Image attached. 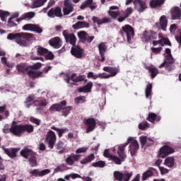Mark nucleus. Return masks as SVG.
<instances>
[{"instance_id": "obj_1", "label": "nucleus", "mask_w": 181, "mask_h": 181, "mask_svg": "<svg viewBox=\"0 0 181 181\" xmlns=\"http://www.w3.org/2000/svg\"><path fill=\"white\" fill-rule=\"evenodd\" d=\"M32 37L33 34L29 33H10L7 35L8 40H15L16 43L22 47H28V40H30Z\"/></svg>"}, {"instance_id": "obj_2", "label": "nucleus", "mask_w": 181, "mask_h": 181, "mask_svg": "<svg viewBox=\"0 0 181 181\" xmlns=\"http://www.w3.org/2000/svg\"><path fill=\"white\" fill-rule=\"evenodd\" d=\"M16 69L19 73H23V74H28L30 78H37V77H40L42 72L33 71L30 66H28L26 64H21L20 65L16 66Z\"/></svg>"}, {"instance_id": "obj_3", "label": "nucleus", "mask_w": 181, "mask_h": 181, "mask_svg": "<svg viewBox=\"0 0 181 181\" xmlns=\"http://www.w3.org/2000/svg\"><path fill=\"white\" fill-rule=\"evenodd\" d=\"M21 155H22L23 158H25V159L28 160L29 163L32 168L37 166L36 155L35 154V152H33L31 149L25 148L21 151Z\"/></svg>"}, {"instance_id": "obj_4", "label": "nucleus", "mask_w": 181, "mask_h": 181, "mask_svg": "<svg viewBox=\"0 0 181 181\" xmlns=\"http://www.w3.org/2000/svg\"><path fill=\"white\" fill-rule=\"evenodd\" d=\"M117 155H119V157L113 156L110 159L113 160L116 165H121L122 162H124V160L127 159V153H125V145L118 146Z\"/></svg>"}, {"instance_id": "obj_5", "label": "nucleus", "mask_w": 181, "mask_h": 181, "mask_svg": "<svg viewBox=\"0 0 181 181\" xmlns=\"http://www.w3.org/2000/svg\"><path fill=\"white\" fill-rule=\"evenodd\" d=\"M165 56L166 60L159 66V68L162 69V67H165V65L166 64L165 69L168 71H170L171 70H173L174 68L172 65L168 64V63H169L170 64H172V63H174V62H175V60L173 59V57H172V54L170 52V49L167 48L165 49Z\"/></svg>"}, {"instance_id": "obj_6", "label": "nucleus", "mask_w": 181, "mask_h": 181, "mask_svg": "<svg viewBox=\"0 0 181 181\" xmlns=\"http://www.w3.org/2000/svg\"><path fill=\"white\" fill-rule=\"evenodd\" d=\"M132 175H134L132 171H124V173L115 171L113 173L115 179L119 181H129Z\"/></svg>"}, {"instance_id": "obj_7", "label": "nucleus", "mask_w": 181, "mask_h": 181, "mask_svg": "<svg viewBox=\"0 0 181 181\" xmlns=\"http://www.w3.org/2000/svg\"><path fill=\"white\" fill-rule=\"evenodd\" d=\"M131 145L129 146V151L132 155V156H134V154L136 153L138 151V149H139V144H138V141L135 140V139L132 137H129L127 139V141L124 144H120L119 146H127L128 144L131 143Z\"/></svg>"}, {"instance_id": "obj_8", "label": "nucleus", "mask_w": 181, "mask_h": 181, "mask_svg": "<svg viewBox=\"0 0 181 181\" xmlns=\"http://www.w3.org/2000/svg\"><path fill=\"white\" fill-rule=\"evenodd\" d=\"M84 80H86V76L80 75L77 76L76 74H72L65 79V81L69 86H76V83H80L81 81H84Z\"/></svg>"}, {"instance_id": "obj_9", "label": "nucleus", "mask_w": 181, "mask_h": 181, "mask_svg": "<svg viewBox=\"0 0 181 181\" xmlns=\"http://www.w3.org/2000/svg\"><path fill=\"white\" fill-rule=\"evenodd\" d=\"M56 134L53 131L49 130L47 133L45 142L48 144L50 149H53V148L54 147V144H56Z\"/></svg>"}, {"instance_id": "obj_10", "label": "nucleus", "mask_w": 181, "mask_h": 181, "mask_svg": "<svg viewBox=\"0 0 181 181\" xmlns=\"http://www.w3.org/2000/svg\"><path fill=\"white\" fill-rule=\"evenodd\" d=\"M83 124L87 127L86 134L93 132V130L95 129V119L94 118L83 119Z\"/></svg>"}, {"instance_id": "obj_11", "label": "nucleus", "mask_w": 181, "mask_h": 181, "mask_svg": "<svg viewBox=\"0 0 181 181\" xmlns=\"http://www.w3.org/2000/svg\"><path fill=\"white\" fill-rule=\"evenodd\" d=\"M175 149L172 147H169L168 146H164L160 148L158 152L159 158H166L168 155H170V153H174Z\"/></svg>"}, {"instance_id": "obj_12", "label": "nucleus", "mask_w": 181, "mask_h": 181, "mask_svg": "<svg viewBox=\"0 0 181 181\" xmlns=\"http://www.w3.org/2000/svg\"><path fill=\"white\" fill-rule=\"evenodd\" d=\"M119 7L117 6H112L107 11V15H109L112 19H117L121 15V12H119Z\"/></svg>"}, {"instance_id": "obj_13", "label": "nucleus", "mask_w": 181, "mask_h": 181, "mask_svg": "<svg viewBox=\"0 0 181 181\" xmlns=\"http://www.w3.org/2000/svg\"><path fill=\"white\" fill-rule=\"evenodd\" d=\"M23 30L30 31V32H36V33H42L43 30L36 24H25L23 26Z\"/></svg>"}, {"instance_id": "obj_14", "label": "nucleus", "mask_w": 181, "mask_h": 181, "mask_svg": "<svg viewBox=\"0 0 181 181\" xmlns=\"http://www.w3.org/2000/svg\"><path fill=\"white\" fill-rule=\"evenodd\" d=\"M122 30L126 34L128 43H131V39H132V37H134V35H135L134 33V28H132L129 25H126L122 27Z\"/></svg>"}, {"instance_id": "obj_15", "label": "nucleus", "mask_w": 181, "mask_h": 181, "mask_svg": "<svg viewBox=\"0 0 181 181\" xmlns=\"http://www.w3.org/2000/svg\"><path fill=\"white\" fill-rule=\"evenodd\" d=\"M134 5L138 12H144L147 8L146 3L144 0H134Z\"/></svg>"}, {"instance_id": "obj_16", "label": "nucleus", "mask_w": 181, "mask_h": 181, "mask_svg": "<svg viewBox=\"0 0 181 181\" xmlns=\"http://www.w3.org/2000/svg\"><path fill=\"white\" fill-rule=\"evenodd\" d=\"M11 132L13 135L21 136L23 134L22 125H18L16 122H13L11 127Z\"/></svg>"}, {"instance_id": "obj_17", "label": "nucleus", "mask_w": 181, "mask_h": 181, "mask_svg": "<svg viewBox=\"0 0 181 181\" xmlns=\"http://www.w3.org/2000/svg\"><path fill=\"white\" fill-rule=\"evenodd\" d=\"M63 36L64 37L66 42L74 46L76 45V36L74 34L69 33L67 30L63 31Z\"/></svg>"}, {"instance_id": "obj_18", "label": "nucleus", "mask_w": 181, "mask_h": 181, "mask_svg": "<svg viewBox=\"0 0 181 181\" xmlns=\"http://www.w3.org/2000/svg\"><path fill=\"white\" fill-rule=\"evenodd\" d=\"M72 56L77 59H81L84 57V50L79 47H73L71 50Z\"/></svg>"}, {"instance_id": "obj_19", "label": "nucleus", "mask_w": 181, "mask_h": 181, "mask_svg": "<svg viewBox=\"0 0 181 181\" xmlns=\"http://www.w3.org/2000/svg\"><path fill=\"white\" fill-rule=\"evenodd\" d=\"M80 160V156L77 154H71L66 159L65 162L69 166H73L76 162H78Z\"/></svg>"}, {"instance_id": "obj_20", "label": "nucleus", "mask_w": 181, "mask_h": 181, "mask_svg": "<svg viewBox=\"0 0 181 181\" xmlns=\"http://www.w3.org/2000/svg\"><path fill=\"white\" fill-rule=\"evenodd\" d=\"M47 16H49V18H55V16L61 18V16H63L62 8L59 7L51 8L47 13Z\"/></svg>"}, {"instance_id": "obj_21", "label": "nucleus", "mask_w": 181, "mask_h": 181, "mask_svg": "<svg viewBox=\"0 0 181 181\" xmlns=\"http://www.w3.org/2000/svg\"><path fill=\"white\" fill-rule=\"evenodd\" d=\"M50 170L49 169H45L42 170H39L37 169L33 170L30 171V175H32L33 176H37L39 177H42L43 176H46V175H49L50 173Z\"/></svg>"}, {"instance_id": "obj_22", "label": "nucleus", "mask_w": 181, "mask_h": 181, "mask_svg": "<svg viewBox=\"0 0 181 181\" xmlns=\"http://www.w3.org/2000/svg\"><path fill=\"white\" fill-rule=\"evenodd\" d=\"M73 4L69 0H65L64 2L63 12L64 15H70L73 12Z\"/></svg>"}, {"instance_id": "obj_23", "label": "nucleus", "mask_w": 181, "mask_h": 181, "mask_svg": "<svg viewBox=\"0 0 181 181\" xmlns=\"http://www.w3.org/2000/svg\"><path fill=\"white\" fill-rule=\"evenodd\" d=\"M139 141L142 148H144L145 146H149L151 145H153V139L146 136H141L139 137Z\"/></svg>"}, {"instance_id": "obj_24", "label": "nucleus", "mask_w": 181, "mask_h": 181, "mask_svg": "<svg viewBox=\"0 0 181 181\" xmlns=\"http://www.w3.org/2000/svg\"><path fill=\"white\" fill-rule=\"evenodd\" d=\"M66 101L64 100L62 101L60 104H54L49 107V111L51 112H54V111H62V110L66 108Z\"/></svg>"}, {"instance_id": "obj_25", "label": "nucleus", "mask_w": 181, "mask_h": 181, "mask_svg": "<svg viewBox=\"0 0 181 181\" xmlns=\"http://www.w3.org/2000/svg\"><path fill=\"white\" fill-rule=\"evenodd\" d=\"M143 39L146 42H149L151 40H153V39H156L157 35L156 33L153 31H144L142 36Z\"/></svg>"}, {"instance_id": "obj_26", "label": "nucleus", "mask_w": 181, "mask_h": 181, "mask_svg": "<svg viewBox=\"0 0 181 181\" xmlns=\"http://www.w3.org/2000/svg\"><path fill=\"white\" fill-rule=\"evenodd\" d=\"M49 44L54 49H60L62 47V40L59 37H55L49 40Z\"/></svg>"}, {"instance_id": "obj_27", "label": "nucleus", "mask_w": 181, "mask_h": 181, "mask_svg": "<svg viewBox=\"0 0 181 181\" xmlns=\"http://www.w3.org/2000/svg\"><path fill=\"white\" fill-rule=\"evenodd\" d=\"M98 49L101 57V59H100L99 60L100 62H105V57L104 56V54H105V52L107 50V46L104 42H102L98 45Z\"/></svg>"}, {"instance_id": "obj_28", "label": "nucleus", "mask_w": 181, "mask_h": 181, "mask_svg": "<svg viewBox=\"0 0 181 181\" xmlns=\"http://www.w3.org/2000/svg\"><path fill=\"white\" fill-rule=\"evenodd\" d=\"M171 16L173 20H179L181 17V11L179 7H174L171 9Z\"/></svg>"}, {"instance_id": "obj_29", "label": "nucleus", "mask_w": 181, "mask_h": 181, "mask_svg": "<svg viewBox=\"0 0 181 181\" xmlns=\"http://www.w3.org/2000/svg\"><path fill=\"white\" fill-rule=\"evenodd\" d=\"M33 18H35V12L30 11L24 13L21 17L18 18L16 21L17 22H21V21H30V19H33Z\"/></svg>"}, {"instance_id": "obj_30", "label": "nucleus", "mask_w": 181, "mask_h": 181, "mask_svg": "<svg viewBox=\"0 0 181 181\" xmlns=\"http://www.w3.org/2000/svg\"><path fill=\"white\" fill-rule=\"evenodd\" d=\"M92 21H93L94 23H97V25H103L104 23H110L111 18L107 17L103 19H100L95 16H93L92 18Z\"/></svg>"}, {"instance_id": "obj_31", "label": "nucleus", "mask_w": 181, "mask_h": 181, "mask_svg": "<svg viewBox=\"0 0 181 181\" xmlns=\"http://www.w3.org/2000/svg\"><path fill=\"white\" fill-rule=\"evenodd\" d=\"M103 71H106L107 73H110L109 74L110 77H115V76H117V73H118V69L114 68L111 66H105L103 68Z\"/></svg>"}, {"instance_id": "obj_32", "label": "nucleus", "mask_w": 181, "mask_h": 181, "mask_svg": "<svg viewBox=\"0 0 181 181\" xmlns=\"http://www.w3.org/2000/svg\"><path fill=\"white\" fill-rule=\"evenodd\" d=\"M153 45L154 46H158V45H159L160 46H162V47L165 46V45H167L168 46H170V41H169V40L163 37L158 41H153Z\"/></svg>"}, {"instance_id": "obj_33", "label": "nucleus", "mask_w": 181, "mask_h": 181, "mask_svg": "<svg viewBox=\"0 0 181 181\" xmlns=\"http://www.w3.org/2000/svg\"><path fill=\"white\" fill-rule=\"evenodd\" d=\"M93 88V82H88L85 86L78 88V93H90Z\"/></svg>"}, {"instance_id": "obj_34", "label": "nucleus", "mask_w": 181, "mask_h": 181, "mask_svg": "<svg viewBox=\"0 0 181 181\" xmlns=\"http://www.w3.org/2000/svg\"><path fill=\"white\" fill-rule=\"evenodd\" d=\"M164 165L167 168H173L175 166V157H167L164 160Z\"/></svg>"}, {"instance_id": "obj_35", "label": "nucleus", "mask_w": 181, "mask_h": 181, "mask_svg": "<svg viewBox=\"0 0 181 181\" xmlns=\"http://www.w3.org/2000/svg\"><path fill=\"white\" fill-rule=\"evenodd\" d=\"M131 13H132V8L129 7L127 8L126 13L124 14V16H120L117 18L118 22H119V23L124 22V21H125V19H127V18H128V16H129V15H131Z\"/></svg>"}, {"instance_id": "obj_36", "label": "nucleus", "mask_w": 181, "mask_h": 181, "mask_svg": "<svg viewBox=\"0 0 181 181\" xmlns=\"http://www.w3.org/2000/svg\"><path fill=\"white\" fill-rule=\"evenodd\" d=\"M89 25L88 23L83 22V21H78L76 24L72 25V28L74 29H83L84 28H89Z\"/></svg>"}, {"instance_id": "obj_37", "label": "nucleus", "mask_w": 181, "mask_h": 181, "mask_svg": "<svg viewBox=\"0 0 181 181\" xmlns=\"http://www.w3.org/2000/svg\"><path fill=\"white\" fill-rule=\"evenodd\" d=\"M5 153L9 156V158H11L13 159V158H16V152H18V149L16 148H11V149H8L5 148L4 149Z\"/></svg>"}, {"instance_id": "obj_38", "label": "nucleus", "mask_w": 181, "mask_h": 181, "mask_svg": "<svg viewBox=\"0 0 181 181\" xmlns=\"http://www.w3.org/2000/svg\"><path fill=\"white\" fill-rule=\"evenodd\" d=\"M160 25L162 30H166V28L168 27V18H166V16H162L160 18Z\"/></svg>"}, {"instance_id": "obj_39", "label": "nucleus", "mask_w": 181, "mask_h": 181, "mask_svg": "<svg viewBox=\"0 0 181 181\" xmlns=\"http://www.w3.org/2000/svg\"><path fill=\"white\" fill-rule=\"evenodd\" d=\"M1 63L3 64V66H6V67H9L11 69L15 66V64L8 62V58L5 56L1 57Z\"/></svg>"}, {"instance_id": "obj_40", "label": "nucleus", "mask_w": 181, "mask_h": 181, "mask_svg": "<svg viewBox=\"0 0 181 181\" xmlns=\"http://www.w3.org/2000/svg\"><path fill=\"white\" fill-rule=\"evenodd\" d=\"M95 156L94 154L91 153L89 156H88L86 158H83L81 161L80 163L81 165H86V163H90V162H92V160H94V158Z\"/></svg>"}, {"instance_id": "obj_41", "label": "nucleus", "mask_w": 181, "mask_h": 181, "mask_svg": "<svg viewBox=\"0 0 181 181\" xmlns=\"http://www.w3.org/2000/svg\"><path fill=\"white\" fill-rule=\"evenodd\" d=\"M47 1V0H35L34 2H33L31 7L33 8H40V6H43Z\"/></svg>"}, {"instance_id": "obj_42", "label": "nucleus", "mask_w": 181, "mask_h": 181, "mask_svg": "<svg viewBox=\"0 0 181 181\" xmlns=\"http://www.w3.org/2000/svg\"><path fill=\"white\" fill-rule=\"evenodd\" d=\"M163 4H165V0H151L150 1V6L156 8V6H161Z\"/></svg>"}, {"instance_id": "obj_43", "label": "nucleus", "mask_w": 181, "mask_h": 181, "mask_svg": "<svg viewBox=\"0 0 181 181\" xmlns=\"http://www.w3.org/2000/svg\"><path fill=\"white\" fill-rule=\"evenodd\" d=\"M22 129L23 134H24V132H28V134H30V132H33L34 128L33 126L30 124H24L22 125Z\"/></svg>"}, {"instance_id": "obj_44", "label": "nucleus", "mask_w": 181, "mask_h": 181, "mask_svg": "<svg viewBox=\"0 0 181 181\" xmlns=\"http://www.w3.org/2000/svg\"><path fill=\"white\" fill-rule=\"evenodd\" d=\"M146 98H149L152 95V84L148 83L145 90Z\"/></svg>"}, {"instance_id": "obj_45", "label": "nucleus", "mask_w": 181, "mask_h": 181, "mask_svg": "<svg viewBox=\"0 0 181 181\" xmlns=\"http://www.w3.org/2000/svg\"><path fill=\"white\" fill-rule=\"evenodd\" d=\"M147 70L151 74V78H155L158 74L159 73V70L157 68H152L151 66L147 67Z\"/></svg>"}, {"instance_id": "obj_46", "label": "nucleus", "mask_w": 181, "mask_h": 181, "mask_svg": "<svg viewBox=\"0 0 181 181\" xmlns=\"http://www.w3.org/2000/svg\"><path fill=\"white\" fill-rule=\"evenodd\" d=\"M148 121L150 122H155V121H160V117L157 116L155 113H150L148 115Z\"/></svg>"}, {"instance_id": "obj_47", "label": "nucleus", "mask_w": 181, "mask_h": 181, "mask_svg": "<svg viewBox=\"0 0 181 181\" xmlns=\"http://www.w3.org/2000/svg\"><path fill=\"white\" fill-rule=\"evenodd\" d=\"M71 179H81V177L80 175L77 174V173H71L69 175H66L64 177V179H66V180H70Z\"/></svg>"}, {"instance_id": "obj_48", "label": "nucleus", "mask_w": 181, "mask_h": 181, "mask_svg": "<svg viewBox=\"0 0 181 181\" xmlns=\"http://www.w3.org/2000/svg\"><path fill=\"white\" fill-rule=\"evenodd\" d=\"M93 168H104L105 166V161L99 160L92 163Z\"/></svg>"}, {"instance_id": "obj_49", "label": "nucleus", "mask_w": 181, "mask_h": 181, "mask_svg": "<svg viewBox=\"0 0 181 181\" xmlns=\"http://www.w3.org/2000/svg\"><path fill=\"white\" fill-rule=\"evenodd\" d=\"M35 100V96L34 95H30L28 96L26 99L25 102V107L26 108H30V105H32L33 101Z\"/></svg>"}, {"instance_id": "obj_50", "label": "nucleus", "mask_w": 181, "mask_h": 181, "mask_svg": "<svg viewBox=\"0 0 181 181\" xmlns=\"http://www.w3.org/2000/svg\"><path fill=\"white\" fill-rule=\"evenodd\" d=\"M139 128L142 131H145V129L149 128V123L148 122H143L139 124Z\"/></svg>"}, {"instance_id": "obj_51", "label": "nucleus", "mask_w": 181, "mask_h": 181, "mask_svg": "<svg viewBox=\"0 0 181 181\" xmlns=\"http://www.w3.org/2000/svg\"><path fill=\"white\" fill-rule=\"evenodd\" d=\"M153 176V173L151 170H148L145 172L142 175V180H146L148 177Z\"/></svg>"}, {"instance_id": "obj_52", "label": "nucleus", "mask_w": 181, "mask_h": 181, "mask_svg": "<svg viewBox=\"0 0 181 181\" xmlns=\"http://www.w3.org/2000/svg\"><path fill=\"white\" fill-rule=\"evenodd\" d=\"M37 53L40 54V56H43V54L47 53V49L42 47H38Z\"/></svg>"}, {"instance_id": "obj_53", "label": "nucleus", "mask_w": 181, "mask_h": 181, "mask_svg": "<svg viewBox=\"0 0 181 181\" xmlns=\"http://www.w3.org/2000/svg\"><path fill=\"white\" fill-rule=\"evenodd\" d=\"M8 15H9V12L0 11V18L1 21H6V17H8Z\"/></svg>"}, {"instance_id": "obj_54", "label": "nucleus", "mask_w": 181, "mask_h": 181, "mask_svg": "<svg viewBox=\"0 0 181 181\" xmlns=\"http://www.w3.org/2000/svg\"><path fill=\"white\" fill-rule=\"evenodd\" d=\"M90 5H93V0H87L82 4L81 6V9H86L87 6H90Z\"/></svg>"}, {"instance_id": "obj_55", "label": "nucleus", "mask_w": 181, "mask_h": 181, "mask_svg": "<svg viewBox=\"0 0 181 181\" xmlns=\"http://www.w3.org/2000/svg\"><path fill=\"white\" fill-rule=\"evenodd\" d=\"M87 33L85 31H80L78 33V37L79 39H82L83 40H86V39H87Z\"/></svg>"}, {"instance_id": "obj_56", "label": "nucleus", "mask_w": 181, "mask_h": 181, "mask_svg": "<svg viewBox=\"0 0 181 181\" xmlns=\"http://www.w3.org/2000/svg\"><path fill=\"white\" fill-rule=\"evenodd\" d=\"M88 78H93V80H97L98 78V74H94V72L89 71L87 75Z\"/></svg>"}, {"instance_id": "obj_57", "label": "nucleus", "mask_w": 181, "mask_h": 181, "mask_svg": "<svg viewBox=\"0 0 181 181\" xmlns=\"http://www.w3.org/2000/svg\"><path fill=\"white\" fill-rule=\"evenodd\" d=\"M159 170L162 176H165V175H167V173H169V170L165 167H159Z\"/></svg>"}, {"instance_id": "obj_58", "label": "nucleus", "mask_w": 181, "mask_h": 181, "mask_svg": "<svg viewBox=\"0 0 181 181\" xmlns=\"http://www.w3.org/2000/svg\"><path fill=\"white\" fill-rule=\"evenodd\" d=\"M76 104H80V103H86V97L79 96L75 99Z\"/></svg>"}, {"instance_id": "obj_59", "label": "nucleus", "mask_w": 181, "mask_h": 181, "mask_svg": "<svg viewBox=\"0 0 181 181\" xmlns=\"http://www.w3.org/2000/svg\"><path fill=\"white\" fill-rule=\"evenodd\" d=\"M55 1L54 0H51L49 1V2L48 3V6L47 8H43L41 12H44L45 13H46V11H47V9H49V8H50L51 6H53V5H54Z\"/></svg>"}, {"instance_id": "obj_60", "label": "nucleus", "mask_w": 181, "mask_h": 181, "mask_svg": "<svg viewBox=\"0 0 181 181\" xmlns=\"http://www.w3.org/2000/svg\"><path fill=\"white\" fill-rule=\"evenodd\" d=\"M151 52H153V53H154L155 54H159V53H160V52H162V47H151Z\"/></svg>"}, {"instance_id": "obj_61", "label": "nucleus", "mask_w": 181, "mask_h": 181, "mask_svg": "<svg viewBox=\"0 0 181 181\" xmlns=\"http://www.w3.org/2000/svg\"><path fill=\"white\" fill-rule=\"evenodd\" d=\"M32 68L33 71H35V70H37L42 67V63L37 62L36 64H34L33 66H30Z\"/></svg>"}, {"instance_id": "obj_62", "label": "nucleus", "mask_w": 181, "mask_h": 181, "mask_svg": "<svg viewBox=\"0 0 181 181\" xmlns=\"http://www.w3.org/2000/svg\"><path fill=\"white\" fill-rule=\"evenodd\" d=\"M88 149V148L87 147L79 148L76 151V153H85V152H87Z\"/></svg>"}, {"instance_id": "obj_63", "label": "nucleus", "mask_w": 181, "mask_h": 181, "mask_svg": "<svg viewBox=\"0 0 181 181\" xmlns=\"http://www.w3.org/2000/svg\"><path fill=\"white\" fill-rule=\"evenodd\" d=\"M110 74L101 73L98 74V78H110Z\"/></svg>"}, {"instance_id": "obj_64", "label": "nucleus", "mask_w": 181, "mask_h": 181, "mask_svg": "<svg viewBox=\"0 0 181 181\" xmlns=\"http://www.w3.org/2000/svg\"><path fill=\"white\" fill-rule=\"evenodd\" d=\"M3 132L4 134H9L11 132V127H9V124H5L3 128Z\"/></svg>"}]
</instances>
